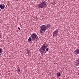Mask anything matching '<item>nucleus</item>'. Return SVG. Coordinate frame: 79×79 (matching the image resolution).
<instances>
[{
    "label": "nucleus",
    "instance_id": "obj_19",
    "mask_svg": "<svg viewBox=\"0 0 79 79\" xmlns=\"http://www.w3.org/2000/svg\"><path fill=\"white\" fill-rule=\"evenodd\" d=\"M1 10V9H0V10Z\"/></svg>",
    "mask_w": 79,
    "mask_h": 79
},
{
    "label": "nucleus",
    "instance_id": "obj_10",
    "mask_svg": "<svg viewBox=\"0 0 79 79\" xmlns=\"http://www.w3.org/2000/svg\"><path fill=\"white\" fill-rule=\"evenodd\" d=\"M0 53H2V48H0Z\"/></svg>",
    "mask_w": 79,
    "mask_h": 79
},
{
    "label": "nucleus",
    "instance_id": "obj_15",
    "mask_svg": "<svg viewBox=\"0 0 79 79\" xmlns=\"http://www.w3.org/2000/svg\"><path fill=\"white\" fill-rule=\"evenodd\" d=\"M78 62L79 63V59L78 60Z\"/></svg>",
    "mask_w": 79,
    "mask_h": 79
},
{
    "label": "nucleus",
    "instance_id": "obj_16",
    "mask_svg": "<svg viewBox=\"0 0 79 79\" xmlns=\"http://www.w3.org/2000/svg\"><path fill=\"white\" fill-rule=\"evenodd\" d=\"M16 1H18V0H16Z\"/></svg>",
    "mask_w": 79,
    "mask_h": 79
},
{
    "label": "nucleus",
    "instance_id": "obj_5",
    "mask_svg": "<svg viewBox=\"0 0 79 79\" xmlns=\"http://www.w3.org/2000/svg\"><path fill=\"white\" fill-rule=\"evenodd\" d=\"M58 30H56V31H55L53 33V36H57L58 35Z\"/></svg>",
    "mask_w": 79,
    "mask_h": 79
},
{
    "label": "nucleus",
    "instance_id": "obj_1",
    "mask_svg": "<svg viewBox=\"0 0 79 79\" xmlns=\"http://www.w3.org/2000/svg\"><path fill=\"white\" fill-rule=\"evenodd\" d=\"M49 27H50V25L49 24L42 25L40 27L41 30H40V33L43 34V32H45V30H47Z\"/></svg>",
    "mask_w": 79,
    "mask_h": 79
},
{
    "label": "nucleus",
    "instance_id": "obj_8",
    "mask_svg": "<svg viewBox=\"0 0 79 79\" xmlns=\"http://www.w3.org/2000/svg\"><path fill=\"white\" fill-rule=\"evenodd\" d=\"M57 77H59L60 76V75H61V73H57Z\"/></svg>",
    "mask_w": 79,
    "mask_h": 79
},
{
    "label": "nucleus",
    "instance_id": "obj_14",
    "mask_svg": "<svg viewBox=\"0 0 79 79\" xmlns=\"http://www.w3.org/2000/svg\"><path fill=\"white\" fill-rule=\"evenodd\" d=\"M18 29L19 30H20V28H19V27H18Z\"/></svg>",
    "mask_w": 79,
    "mask_h": 79
},
{
    "label": "nucleus",
    "instance_id": "obj_17",
    "mask_svg": "<svg viewBox=\"0 0 79 79\" xmlns=\"http://www.w3.org/2000/svg\"><path fill=\"white\" fill-rule=\"evenodd\" d=\"M0 56H1V54L0 53Z\"/></svg>",
    "mask_w": 79,
    "mask_h": 79
},
{
    "label": "nucleus",
    "instance_id": "obj_18",
    "mask_svg": "<svg viewBox=\"0 0 79 79\" xmlns=\"http://www.w3.org/2000/svg\"><path fill=\"white\" fill-rule=\"evenodd\" d=\"M0 38H1V37L0 36Z\"/></svg>",
    "mask_w": 79,
    "mask_h": 79
},
{
    "label": "nucleus",
    "instance_id": "obj_9",
    "mask_svg": "<svg viewBox=\"0 0 79 79\" xmlns=\"http://www.w3.org/2000/svg\"><path fill=\"white\" fill-rule=\"evenodd\" d=\"M31 40H32V38H31V37H30L28 39V41H29V42H31Z\"/></svg>",
    "mask_w": 79,
    "mask_h": 79
},
{
    "label": "nucleus",
    "instance_id": "obj_20",
    "mask_svg": "<svg viewBox=\"0 0 79 79\" xmlns=\"http://www.w3.org/2000/svg\"><path fill=\"white\" fill-rule=\"evenodd\" d=\"M78 64H79V63Z\"/></svg>",
    "mask_w": 79,
    "mask_h": 79
},
{
    "label": "nucleus",
    "instance_id": "obj_13",
    "mask_svg": "<svg viewBox=\"0 0 79 79\" xmlns=\"http://www.w3.org/2000/svg\"><path fill=\"white\" fill-rule=\"evenodd\" d=\"M27 51V54H29V51Z\"/></svg>",
    "mask_w": 79,
    "mask_h": 79
},
{
    "label": "nucleus",
    "instance_id": "obj_6",
    "mask_svg": "<svg viewBox=\"0 0 79 79\" xmlns=\"http://www.w3.org/2000/svg\"><path fill=\"white\" fill-rule=\"evenodd\" d=\"M5 6L4 5V4H1L0 5V8L1 10H3L5 8Z\"/></svg>",
    "mask_w": 79,
    "mask_h": 79
},
{
    "label": "nucleus",
    "instance_id": "obj_2",
    "mask_svg": "<svg viewBox=\"0 0 79 79\" xmlns=\"http://www.w3.org/2000/svg\"><path fill=\"white\" fill-rule=\"evenodd\" d=\"M48 46V44H44L41 48H40V49L39 50V52H40L41 53L44 54V53H45L46 52L45 51V49H46V48Z\"/></svg>",
    "mask_w": 79,
    "mask_h": 79
},
{
    "label": "nucleus",
    "instance_id": "obj_7",
    "mask_svg": "<svg viewBox=\"0 0 79 79\" xmlns=\"http://www.w3.org/2000/svg\"><path fill=\"white\" fill-rule=\"evenodd\" d=\"M75 52L76 54H79V49H76L75 50Z\"/></svg>",
    "mask_w": 79,
    "mask_h": 79
},
{
    "label": "nucleus",
    "instance_id": "obj_4",
    "mask_svg": "<svg viewBox=\"0 0 79 79\" xmlns=\"http://www.w3.org/2000/svg\"><path fill=\"white\" fill-rule=\"evenodd\" d=\"M31 37L32 38V40H34V39H37V38L38 37L37 36V35L35 33L32 34L31 35Z\"/></svg>",
    "mask_w": 79,
    "mask_h": 79
},
{
    "label": "nucleus",
    "instance_id": "obj_12",
    "mask_svg": "<svg viewBox=\"0 0 79 79\" xmlns=\"http://www.w3.org/2000/svg\"><path fill=\"white\" fill-rule=\"evenodd\" d=\"M46 52H48V48H47L46 49Z\"/></svg>",
    "mask_w": 79,
    "mask_h": 79
},
{
    "label": "nucleus",
    "instance_id": "obj_3",
    "mask_svg": "<svg viewBox=\"0 0 79 79\" xmlns=\"http://www.w3.org/2000/svg\"><path fill=\"white\" fill-rule=\"evenodd\" d=\"M38 6L40 8H45L47 6V3L45 1H43L38 4Z\"/></svg>",
    "mask_w": 79,
    "mask_h": 79
},
{
    "label": "nucleus",
    "instance_id": "obj_11",
    "mask_svg": "<svg viewBox=\"0 0 79 79\" xmlns=\"http://www.w3.org/2000/svg\"><path fill=\"white\" fill-rule=\"evenodd\" d=\"M18 72H20V69H19H19L17 70Z\"/></svg>",
    "mask_w": 79,
    "mask_h": 79
}]
</instances>
